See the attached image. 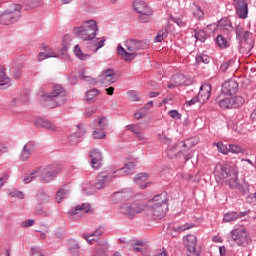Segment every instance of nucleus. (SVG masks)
I'll return each mask as SVG.
<instances>
[{
  "label": "nucleus",
  "instance_id": "obj_1",
  "mask_svg": "<svg viewBox=\"0 0 256 256\" xmlns=\"http://www.w3.org/2000/svg\"><path fill=\"white\" fill-rule=\"evenodd\" d=\"M214 175L219 181H226L230 189H237L241 195L249 193V183L245 181L239 182L237 168L228 164H217L214 169Z\"/></svg>",
  "mask_w": 256,
  "mask_h": 256
},
{
  "label": "nucleus",
  "instance_id": "obj_2",
  "mask_svg": "<svg viewBox=\"0 0 256 256\" xmlns=\"http://www.w3.org/2000/svg\"><path fill=\"white\" fill-rule=\"evenodd\" d=\"M124 46L126 47V50L123 46L118 45V55H120L124 61L131 62L137 55H139L138 51H143V49L147 47V44L142 40L128 39L124 42Z\"/></svg>",
  "mask_w": 256,
  "mask_h": 256
},
{
  "label": "nucleus",
  "instance_id": "obj_3",
  "mask_svg": "<svg viewBox=\"0 0 256 256\" xmlns=\"http://www.w3.org/2000/svg\"><path fill=\"white\" fill-rule=\"evenodd\" d=\"M67 101V92L61 85H55L52 91L47 93L43 98V105L48 109H55V107H61L65 105Z\"/></svg>",
  "mask_w": 256,
  "mask_h": 256
},
{
  "label": "nucleus",
  "instance_id": "obj_4",
  "mask_svg": "<svg viewBox=\"0 0 256 256\" xmlns=\"http://www.w3.org/2000/svg\"><path fill=\"white\" fill-rule=\"evenodd\" d=\"M150 212L156 219H163L169 211V199L165 193L157 194L150 200Z\"/></svg>",
  "mask_w": 256,
  "mask_h": 256
},
{
  "label": "nucleus",
  "instance_id": "obj_5",
  "mask_svg": "<svg viewBox=\"0 0 256 256\" xmlns=\"http://www.w3.org/2000/svg\"><path fill=\"white\" fill-rule=\"evenodd\" d=\"M97 31H99V27L94 20L86 21L81 26L73 28L75 37L81 41H93L97 37Z\"/></svg>",
  "mask_w": 256,
  "mask_h": 256
},
{
  "label": "nucleus",
  "instance_id": "obj_6",
  "mask_svg": "<svg viewBox=\"0 0 256 256\" xmlns=\"http://www.w3.org/2000/svg\"><path fill=\"white\" fill-rule=\"evenodd\" d=\"M23 6L20 4H12L6 11L0 12V25H13L21 19V10Z\"/></svg>",
  "mask_w": 256,
  "mask_h": 256
},
{
  "label": "nucleus",
  "instance_id": "obj_7",
  "mask_svg": "<svg viewBox=\"0 0 256 256\" xmlns=\"http://www.w3.org/2000/svg\"><path fill=\"white\" fill-rule=\"evenodd\" d=\"M23 6L20 4H12L6 11L0 12V25H13L21 19V10Z\"/></svg>",
  "mask_w": 256,
  "mask_h": 256
},
{
  "label": "nucleus",
  "instance_id": "obj_8",
  "mask_svg": "<svg viewBox=\"0 0 256 256\" xmlns=\"http://www.w3.org/2000/svg\"><path fill=\"white\" fill-rule=\"evenodd\" d=\"M145 204L141 202H127L119 207L120 215H124L128 219H133L138 213L145 211Z\"/></svg>",
  "mask_w": 256,
  "mask_h": 256
},
{
  "label": "nucleus",
  "instance_id": "obj_9",
  "mask_svg": "<svg viewBox=\"0 0 256 256\" xmlns=\"http://www.w3.org/2000/svg\"><path fill=\"white\" fill-rule=\"evenodd\" d=\"M230 239L238 245V247H249L251 245V237L245 228H236L230 232Z\"/></svg>",
  "mask_w": 256,
  "mask_h": 256
},
{
  "label": "nucleus",
  "instance_id": "obj_10",
  "mask_svg": "<svg viewBox=\"0 0 256 256\" xmlns=\"http://www.w3.org/2000/svg\"><path fill=\"white\" fill-rule=\"evenodd\" d=\"M38 169H40L39 173L43 183H51V181H54L57 175H59V172L63 170V167H61V165L52 164Z\"/></svg>",
  "mask_w": 256,
  "mask_h": 256
},
{
  "label": "nucleus",
  "instance_id": "obj_11",
  "mask_svg": "<svg viewBox=\"0 0 256 256\" xmlns=\"http://www.w3.org/2000/svg\"><path fill=\"white\" fill-rule=\"evenodd\" d=\"M133 7L135 11L139 13L141 23H149V19L151 15H153V10L147 6V3L143 0H135Z\"/></svg>",
  "mask_w": 256,
  "mask_h": 256
},
{
  "label": "nucleus",
  "instance_id": "obj_12",
  "mask_svg": "<svg viewBox=\"0 0 256 256\" xmlns=\"http://www.w3.org/2000/svg\"><path fill=\"white\" fill-rule=\"evenodd\" d=\"M191 147H193V141L191 139L185 140L181 150H179V144L174 143L167 150L168 157H170V159L181 157V155L187 153Z\"/></svg>",
  "mask_w": 256,
  "mask_h": 256
},
{
  "label": "nucleus",
  "instance_id": "obj_13",
  "mask_svg": "<svg viewBox=\"0 0 256 256\" xmlns=\"http://www.w3.org/2000/svg\"><path fill=\"white\" fill-rule=\"evenodd\" d=\"M86 213H93V209H91V205L89 203H83L81 205L75 206L71 210H69L68 215L73 221H79V219L83 218V215Z\"/></svg>",
  "mask_w": 256,
  "mask_h": 256
},
{
  "label": "nucleus",
  "instance_id": "obj_14",
  "mask_svg": "<svg viewBox=\"0 0 256 256\" xmlns=\"http://www.w3.org/2000/svg\"><path fill=\"white\" fill-rule=\"evenodd\" d=\"M117 179V175L113 172V175H109L106 171L98 173L94 184L95 189H105L109 183H113V180Z\"/></svg>",
  "mask_w": 256,
  "mask_h": 256
},
{
  "label": "nucleus",
  "instance_id": "obj_15",
  "mask_svg": "<svg viewBox=\"0 0 256 256\" xmlns=\"http://www.w3.org/2000/svg\"><path fill=\"white\" fill-rule=\"evenodd\" d=\"M211 91H213V88L210 84L201 85L198 95L193 98V103H207L211 97Z\"/></svg>",
  "mask_w": 256,
  "mask_h": 256
},
{
  "label": "nucleus",
  "instance_id": "obj_16",
  "mask_svg": "<svg viewBox=\"0 0 256 256\" xmlns=\"http://www.w3.org/2000/svg\"><path fill=\"white\" fill-rule=\"evenodd\" d=\"M192 81L185 77L183 74H177L172 76L168 83V89H175V87H181V85H191Z\"/></svg>",
  "mask_w": 256,
  "mask_h": 256
},
{
  "label": "nucleus",
  "instance_id": "obj_17",
  "mask_svg": "<svg viewBox=\"0 0 256 256\" xmlns=\"http://www.w3.org/2000/svg\"><path fill=\"white\" fill-rule=\"evenodd\" d=\"M98 81L105 87L117 82V78H115V71L113 69H107L105 72L98 76Z\"/></svg>",
  "mask_w": 256,
  "mask_h": 256
},
{
  "label": "nucleus",
  "instance_id": "obj_18",
  "mask_svg": "<svg viewBox=\"0 0 256 256\" xmlns=\"http://www.w3.org/2000/svg\"><path fill=\"white\" fill-rule=\"evenodd\" d=\"M91 158V167L92 169H101L103 167V154L98 149L90 151L89 154Z\"/></svg>",
  "mask_w": 256,
  "mask_h": 256
},
{
  "label": "nucleus",
  "instance_id": "obj_19",
  "mask_svg": "<svg viewBox=\"0 0 256 256\" xmlns=\"http://www.w3.org/2000/svg\"><path fill=\"white\" fill-rule=\"evenodd\" d=\"M223 95H235L239 91V83L235 80H228L222 84Z\"/></svg>",
  "mask_w": 256,
  "mask_h": 256
},
{
  "label": "nucleus",
  "instance_id": "obj_20",
  "mask_svg": "<svg viewBox=\"0 0 256 256\" xmlns=\"http://www.w3.org/2000/svg\"><path fill=\"white\" fill-rule=\"evenodd\" d=\"M133 197V194L131 191L126 190V191H118L114 192L111 196V201L113 203H121V201H129Z\"/></svg>",
  "mask_w": 256,
  "mask_h": 256
},
{
  "label": "nucleus",
  "instance_id": "obj_21",
  "mask_svg": "<svg viewBox=\"0 0 256 256\" xmlns=\"http://www.w3.org/2000/svg\"><path fill=\"white\" fill-rule=\"evenodd\" d=\"M237 3L236 13L240 19H247V14L249 13V8L245 0H235Z\"/></svg>",
  "mask_w": 256,
  "mask_h": 256
},
{
  "label": "nucleus",
  "instance_id": "obj_22",
  "mask_svg": "<svg viewBox=\"0 0 256 256\" xmlns=\"http://www.w3.org/2000/svg\"><path fill=\"white\" fill-rule=\"evenodd\" d=\"M135 172V163L129 162L125 164V166L119 170L114 171V175L116 177H123V175H132Z\"/></svg>",
  "mask_w": 256,
  "mask_h": 256
},
{
  "label": "nucleus",
  "instance_id": "obj_23",
  "mask_svg": "<svg viewBox=\"0 0 256 256\" xmlns=\"http://www.w3.org/2000/svg\"><path fill=\"white\" fill-rule=\"evenodd\" d=\"M78 133L71 134L68 137V143L69 145H77L79 143V138L83 137L85 135V128L83 127L82 124L77 125Z\"/></svg>",
  "mask_w": 256,
  "mask_h": 256
},
{
  "label": "nucleus",
  "instance_id": "obj_24",
  "mask_svg": "<svg viewBox=\"0 0 256 256\" xmlns=\"http://www.w3.org/2000/svg\"><path fill=\"white\" fill-rule=\"evenodd\" d=\"M182 243L186 249V255L193 256V234L183 236Z\"/></svg>",
  "mask_w": 256,
  "mask_h": 256
},
{
  "label": "nucleus",
  "instance_id": "obj_25",
  "mask_svg": "<svg viewBox=\"0 0 256 256\" xmlns=\"http://www.w3.org/2000/svg\"><path fill=\"white\" fill-rule=\"evenodd\" d=\"M33 147V142H28L26 145H24L19 156L20 161H29V157H31V153H33Z\"/></svg>",
  "mask_w": 256,
  "mask_h": 256
},
{
  "label": "nucleus",
  "instance_id": "obj_26",
  "mask_svg": "<svg viewBox=\"0 0 256 256\" xmlns=\"http://www.w3.org/2000/svg\"><path fill=\"white\" fill-rule=\"evenodd\" d=\"M36 127H43L44 129H48V131H57V127L51 123L48 119L38 118L35 121Z\"/></svg>",
  "mask_w": 256,
  "mask_h": 256
},
{
  "label": "nucleus",
  "instance_id": "obj_27",
  "mask_svg": "<svg viewBox=\"0 0 256 256\" xmlns=\"http://www.w3.org/2000/svg\"><path fill=\"white\" fill-rule=\"evenodd\" d=\"M103 232H104L103 227H99L91 234H84V239H86V241L90 245H92L93 241H97V239H99V237H101V235H103Z\"/></svg>",
  "mask_w": 256,
  "mask_h": 256
},
{
  "label": "nucleus",
  "instance_id": "obj_28",
  "mask_svg": "<svg viewBox=\"0 0 256 256\" xmlns=\"http://www.w3.org/2000/svg\"><path fill=\"white\" fill-rule=\"evenodd\" d=\"M241 217H245V212H228L224 215L223 221L225 223H231L232 221L241 219Z\"/></svg>",
  "mask_w": 256,
  "mask_h": 256
},
{
  "label": "nucleus",
  "instance_id": "obj_29",
  "mask_svg": "<svg viewBox=\"0 0 256 256\" xmlns=\"http://www.w3.org/2000/svg\"><path fill=\"white\" fill-rule=\"evenodd\" d=\"M218 29L220 31H224V33H229V31H233V25L231 24V20L229 18H222L218 21Z\"/></svg>",
  "mask_w": 256,
  "mask_h": 256
},
{
  "label": "nucleus",
  "instance_id": "obj_30",
  "mask_svg": "<svg viewBox=\"0 0 256 256\" xmlns=\"http://www.w3.org/2000/svg\"><path fill=\"white\" fill-rule=\"evenodd\" d=\"M70 191L71 189L68 185L62 186L56 193V202L61 203V201H63V199L69 195Z\"/></svg>",
  "mask_w": 256,
  "mask_h": 256
},
{
  "label": "nucleus",
  "instance_id": "obj_31",
  "mask_svg": "<svg viewBox=\"0 0 256 256\" xmlns=\"http://www.w3.org/2000/svg\"><path fill=\"white\" fill-rule=\"evenodd\" d=\"M251 37V32L249 31H244L243 27L238 26L236 28V39H239L240 42H247V39Z\"/></svg>",
  "mask_w": 256,
  "mask_h": 256
},
{
  "label": "nucleus",
  "instance_id": "obj_32",
  "mask_svg": "<svg viewBox=\"0 0 256 256\" xmlns=\"http://www.w3.org/2000/svg\"><path fill=\"white\" fill-rule=\"evenodd\" d=\"M96 123V125H95ZM109 125L107 118L105 116H101L98 118V120L94 121L93 129H99L100 131H105L107 129V126Z\"/></svg>",
  "mask_w": 256,
  "mask_h": 256
},
{
  "label": "nucleus",
  "instance_id": "obj_33",
  "mask_svg": "<svg viewBox=\"0 0 256 256\" xmlns=\"http://www.w3.org/2000/svg\"><path fill=\"white\" fill-rule=\"evenodd\" d=\"M109 252V244H98L95 248L94 256H107Z\"/></svg>",
  "mask_w": 256,
  "mask_h": 256
},
{
  "label": "nucleus",
  "instance_id": "obj_34",
  "mask_svg": "<svg viewBox=\"0 0 256 256\" xmlns=\"http://www.w3.org/2000/svg\"><path fill=\"white\" fill-rule=\"evenodd\" d=\"M9 85H11V79L5 73V68L0 67V87H9Z\"/></svg>",
  "mask_w": 256,
  "mask_h": 256
},
{
  "label": "nucleus",
  "instance_id": "obj_35",
  "mask_svg": "<svg viewBox=\"0 0 256 256\" xmlns=\"http://www.w3.org/2000/svg\"><path fill=\"white\" fill-rule=\"evenodd\" d=\"M189 229H193V224L186 223L183 225H177L172 227V231L175 233H185V231H189Z\"/></svg>",
  "mask_w": 256,
  "mask_h": 256
},
{
  "label": "nucleus",
  "instance_id": "obj_36",
  "mask_svg": "<svg viewBox=\"0 0 256 256\" xmlns=\"http://www.w3.org/2000/svg\"><path fill=\"white\" fill-rule=\"evenodd\" d=\"M240 53H243V55H249L251 53V50L253 49V43L249 42H240Z\"/></svg>",
  "mask_w": 256,
  "mask_h": 256
},
{
  "label": "nucleus",
  "instance_id": "obj_37",
  "mask_svg": "<svg viewBox=\"0 0 256 256\" xmlns=\"http://www.w3.org/2000/svg\"><path fill=\"white\" fill-rule=\"evenodd\" d=\"M230 99L232 101V109H238V107L245 105V98L243 96H236Z\"/></svg>",
  "mask_w": 256,
  "mask_h": 256
},
{
  "label": "nucleus",
  "instance_id": "obj_38",
  "mask_svg": "<svg viewBox=\"0 0 256 256\" xmlns=\"http://www.w3.org/2000/svg\"><path fill=\"white\" fill-rule=\"evenodd\" d=\"M216 101L221 109H233L231 98L217 99Z\"/></svg>",
  "mask_w": 256,
  "mask_h": 256
},
{
  "label": "nucleus",
  "instance_id": "obj_39",
  "mask_svg": "<svg viewBox=\"0 0 256 256\" xmlns=\"http://www.w3.org/2000/svg\"><path fill=\"white\" fill-rule=\"evenodd\" d=\"M194 37L196 41H200V43H205L207 41V33L203 30L195 29L194 30Z\"/></svg>",
  "mask_w": 256,
  "mask_h": 256
},
{
  "label": "nucleus",
  "instance_id": "obj_40",
  "mask_svg": "<svg viewBox=\"0 0 256 256\" xmlns=\"http://www.w3.org/2000/svg\"><path fill=\"white\" fill-rule=\"evenodd\" d=\"M39 170L40 169L37 168L36 170H33L31 173L26 174L25 178L23 179V183L29 184L33 180L37 179V175H39Z\"/></svg>",
  "mask_w": 256,
  "mask_h": 256
},
{
  "label": "nucleus",
  "instance_id": "obj_41",
  "mask_svg": "<svg viewBox=\"0 0 256 256\" xmlns=\"http://www.w3.org/2000/svg\"><path fill=\"white\" fill-rule=\"evenodd\" d=\"M216 43L220 49H227V47H229V41L221 34L217 36Z\"/></svg>",
  "mask_w": 256,
  "mask_h": 256
},
{
  "label": "nucleus",
  "instance_id": "obj_42",
  "mask_svg": "<svg viewBox=\"0 0 256 256\" xmlns=\"http://www.w3.org/2000/svg\"><path fill=\"white\" fill-rule=\"evenodd\" d=\"M194 18L197 19V21H203V18L205 17V12L201 7L199 6H194Z\"/></svg>",
  "mask_w": 256,
  "mask_h": 256
},
{
  "label": "nucleus",
  "instance_id": "obj_43",
  "mask_svg": "<svg viewBox=\"0 0 256 256\" xmlns=\"http://www.w3.org/2000/svg\"><path fill=\"white\" fill-rule=\"evenodd\" d=\"M69 250L74 256H79V244L75 240L69 242Z\"/></svg>",
  "mask_w": 256,
  "mask_h": 256
},
{
  "label": "nucleus",
  "instance_id": "obj_44",
  "mask_svg": "<svg viewBox=\"0 0 256 256\" xmlns=\"http://www.w3.org/2000/svg\"><path fill=\"white\" fill-rule=\"evenodd\" d=\"M158 139L164 145H171V143H173V140L171 139V137H169V135H167L165 132L159 133Z\"/></svg>",
  "mask_w": 256,
  "mask_h": 256
},
{
  "label": "nucleus",
  "instance_id": "obj_45",
  "mask_svg": "<svg viewBox=\"0 0 256 256\" xmlns=\"http://www.w3.org/2000/svg\"><path fill=\"white\" fill-rule=\"evenodd\" d=\"M50 213L49 208H43L41 205L37 206L35 209V215H41L42 217H49Z\"/></svg>",
  "mask_w": 256,
  "mask_h": 256
},
{
  "label": "nucleus",
  "instance_id": "obj_46",
  "mask_svg": "<svg viewBox=\"0 0 256 256\" xmlns=\"http://www.w3.org/2000/svg\"><path fill=\"white\" fill-rule=\"evenodd\" d=\"M74 53L78 59H81V61H85V59H89V54H83V51H81V48L79 45H76L74 48Z\"/></svg>",
  "mask_w": 256,
  "mask_h": 256
},
{
  "label": "nucleus",
  "instance_id": "obj_47",
  "mask_svg": "<svg viewBox=\"0 0 256 256\" xmlns=\"http://www.w3.org/2000/svg\"><path fill=\"white\" fill-rule=\"evenodd\" d=\"M37 200L39 203H47L49 201V194H47V192L44 190H40L37 194Z\"/></svg>",
  "mask_w": 256,
  "mask_h": 256
},
{
  "label": "nucleus",
  "instance_id": "obj_48",
  "mask_svg": "<svg viewBox=\"0 0 256 256\" xmlns=\"http://www.w3.org/2000/svg\"><path fill=\"white\" fill-rule=\"evenodd\" d=\"M126 129L128 131H131V133H133L135 136L137 135V133H139L140 131H143V129L141 128L140 124H129L126 126Z\"/></svg>",
  "mask_w": 256,
  "mask_h": 256
},
{
  "label": "nucleus",
  "instance_id": "obj_49",
  "mask_svg": "<svg viewBox=\"0 0 256 256\" xmlns=\"http://www.w3.org/2000/svg\"><path fill=\"white\" fill-rule=\"evenodd\" d=\"M147 179H149V174L140 173L134 178V183H137V185H141V183H145Z\"/></svg>",
  "mask_w": 256,
  "mask_h": 256
},
{
  "label": "nucleus",
  "instance_id": "obj_50",
  "mask_svg": "<svg viewBox=\"0 0 256 256\" xmlns=\"http://www.w3.org/2000/svg\"><path fill=\"white\" fill-rule=\"evenodd\" d=\"M99 95V90L93 88L86 92V101H93Z\"/></svg>",
  "mask_w": 256,
  "mask_h": 256
},
{
  "label": "nucleus",
  "instance_id": "obj_51",
  "mask_svg": "<svg viewBox=\"0 0 256 256\" xmlns=\"http://www.w3.org/2000/svg\"><path fill=\"white\" fill-rule=\"evenodd\" d=\"M10 197H16L17 199H25V194L17 189L9 190Z\"/></svg>",
  "mask_w": 256,
  "mask_h": 256
},
{
  "label": "nucleus",
  "instance_id": "obj_52",
  "mask_svg": "<svg viewBox=\"0 0 256 256\" xmlns=\"http://www.w3.org/2000/svg\"><path fill=\"white\" fill-rule=\"evenodd\" d=\"M95 130L92 133L93 139H105L106 134L103 130L94 128Z\"/></svg>",
  "mask_w": 256,
  "mask_h": 256
},
{
  "label": "nucleus",
  "instance_id": "obj_53",
  "mask_svg": "<svg viewBox=\"0 0 256 256\" xmlns=\"http://www.w3.org/2000/svg\"><path fill=\"white\" fill-rule=\"evenodd\" d=\"M102 47H105V38H102L101 41H97L94 44V48H91V51H93V53H97Z\"/></svg>",
  "mask_w": 256,
  "mask_h": 256
},
{
  "label": "nucleus",
  "instance_id": "obj_54",
  "mask_svg": "<svg viewBox=\"0 0 256 256\" xmlns=\"http://www.w3.org/2000/svg\"><path fill=\"white\" fill-rule=\"evenodd\" d=\"M165 37H167V30L159 31L157 36L154 38V41L156 43H161V41H163V39H165Z\"/></svg>",
  "mask_w": 256,
  "mask_h": 256
},
{
  "label": "nucleus",
  "instance_id": "obj_55",
  "mask_svg": "<svg viewBox=\"0 0 256 256\" xmlns=\"http://www.w3.org/2000/svg\"><path fill=\"white\" fill-rule=\"evenodd\" d=\"M229 151H230V153L239 154V153H243V148H241V146H239V145L230 144Z\"/></svg>",
  "mask_w": 256,
  "mask_h": 256
},
{
  "label": "nucleus",
  "instance_id": "obj_56",
  "mask_svg": "<svg viewBox=\"0 0 256 256\" xmlns=\"http://www.w3.org/2000/svg\"><path fill=\"white\" fill-rule=\"evenodd\" d=\"M199 63H205V64L209 63V56H207V55H198V56H196L195 64L199 65Z\"/></svg>",
  "mask_w": 256,
  "mask_h": 256
},
{
  "label": "nucleus",
  "instance_id": "obj_57",
  "mask_svg": "<svg viewBox=\"0 0 256 256\" xmlns=\"http://www.w3.org/2000/svg\"><path fill=\"white\" fill-rule=\"evenodd\" d=\"M44 52H46L47 58L49 59L50 57H59V54L51 50V48L45 46L44 47Z\"/></svg>",
  "mask_w": 256,
  "mask_h": 256
},
{
  "label": "nucleus",
  "instance_id": "obj_58",
  "mask_svg": "<svg viewBox=\"0 0 256 256\" xmlns=\"http://www.w3.org/2000/svg\"><path fill=\"white\" fill-rule=\"evenodd\" d=\"M216 145H217L218 151L220 153H223V155H227V153H229V148H227V146H225V144L217 143Z\"/></svg>",
  "mask_w": 256,
  "mask_h": 256
},
{
  "label": "nucleus",
  "instance_id": "obj_59",
  "mask_svg": "<svg viewBox=\"0 0 256 256\" xmlns=\"http://www.w3.org/2000/svg\"><path fill=\"white\" fill-rule=\"evenodd\" d=\"M136 138L138 141L144 143H147V136H145V133H143V130H140L139 133H137Z\"/></svg>",
  "mask_w": 256,
  "mask_h": 256
},
{
  "label": "nucleus",
  "instance_id": "obj_60",
  "mask_svg": "<svg viewBox=\"0 0 256 256\" xmlns=\"http://www.w3.org/2000/svg\"><path fill=\"white\" fill-rule=\"evenodd\" d=\"M35 225V220L29 219L21 222L20 227L27 228V227H33Z\"/></svg>",
  "mask_w": 256,
  "mask_h": 256
},
{
  "label": "nucleus",
  "instance_id": "obj_61",
  "mask_svg": "<svg viewBox=\"0 0 256 256\" xmlns=\"http://www.w3.org/2000/svg\"><path fill=\"white\" fill-rule=\"evenodd\" d=\"M168 115L172 118V119H181V113H179V111L177 110H170L168 112Z\"/></svg>",
  "mask_w": 256,
  "mask_h": 256
},
{
  "label": "nucleus",
  "instance_id": "obj_62",
  "mask_svg": "<svg viewBox=\"0 0 256 256\" xmlns=\"http://www.w3.org/2000/svg\"><path fill=\"white\" fill-rule=\"evenodd\" d=\"M128 99L130 101H139V95L135 91H129L128 92Z\"/></svg>",
  "mask_w": 256,
  "mask_h": 256
},
{
  "label": "nucleus",
  "instance_id": "obj_63",
  "mask_svg": "<svg viewBox=\"0 0 256 256\" xmlns=\"http://www.w3.org/2000/svg\"><path fill=\"white\" fill-rule=\"evenodd\" d=\"M201 251H202L201 245L195 243L194 244V249H193V255L194 256H201Z\"/></svg>",
  "mask_w": 256,
  "mask_h": 256
},
{
  "label": "nucleus",
  "instance_id": "obj_64",
  "mask_svg": "<svg viewBox=\"0 0 256 256\" xmlns=\"http://www.w3.org/2000/svg\"><path fill=\"white\" fill-rule=\"evenodd\" d=\"M154 256H167V249L161 248L157 250Z\"/></svg>",
  "mask_w": 256,
  "mask_h": 256
}]
</instances>
